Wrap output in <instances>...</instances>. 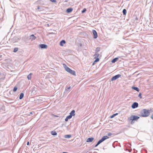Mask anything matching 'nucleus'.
<instances>
[{
  "label": "nucleus",
  "mask_w": 153,
  "mask_h": 153,
  "mask_svg": "<svg viewBox=\"0 0 153 153\" xmlns=\"http://www.w3.org/2000/svg\"><path fill=\"white\" fill-rule=\"evenodd\" d=\"M140 115L143 117H146L148 116L150 114L149 110L146 109H143L140 111Z\"/></svg>",
  "instance_id": "f257e3e1"
},
{
  "label": "nucleus",
  "mask_w": 153,
  "mask_h": 153,
  "mask_svg": "<svg viewBox=\"0 0 153 153\" xmlns=\"http://www.w3.org/2000/svg\"><path fill=\"white\" fill-rule=\"evenodd\" d=\"M64 67L65 68V70L69 73L75 76L76 73L75 71H73L70 68L67 66V65L65 64H63Z\"/></svg>",
  "instance_id": "f03ea898"
},
{
  "label": "nucleus",
  "mask_w": 153,
  "mask_h": 153,
  "mask_svg": "<svg viewBox=\"0 0 153 153\" xmlns=\"http://www.w3.org/2000/svg\"><path fill=\"white\" fill-rule=\"evenodd\" d=\"M140 118L139 117L135 115H131L129 118H128V120H137Z\"/></svg>",
  "instance_id": "7ed1b4c3"
},
{
  "label": "nucleus",
  "mask_w": 153,
  "mask_h": 153,
  "mask_svg": "<svg viewBox=\"0 0 153 153\" xmlns=\"http://www.w3.org/2000/svg\"><path fill=\"white\" fill-rule=\"evenodd\" d=\"M109 138V137L107 136H104L102 137L100 140L97 143L99 144H100L101 143H102V142H103V141L105 140H106L107 139Z\"/></svg>",
  "instance_id": "20e7f679"
},
{
  "label": "nucleus",
  "mask_w": 153,
  "mask_h": 153,
  "mask_svg": "<svg viewBox=\"0 0 153 153\" xmlns=\"http://www.w3.org/2000/svg\"><path fill=\"white\" fill-rule=\"evenodd\" d=\"M109 138V137L107 136H104L102 137L100 140L97 143L99 144H100L101 143H102V142H103V141L105 140H106L107 139Z\"/></svg>",
  "instance_id": "39448f33"
},
{
  "label": "nucleus",
  "mask_w": 153,
  "mask_h": 153,
  "mask_svg": "<svg viewBox=\"0 0 153 153\" xmlns=\"http://www.w3.org/2000/svg\"><path fill=\"white\" fill-rule=\"evenodd\" d=\"M121 76V75L120 74L116 75L112 77V78H111V81H113L115 80L118 78H119Z\"/></svg>",
  "instance_id": "423d86ee"
},
{
  "label": "nucleus",
  "mask_w": 153,
  "mask_h": 153,
  "mask_svg": "<svg viewBox=\"0 0 153 153\" xmlns=\"http://www.w3.org/2000/svg\"><path fill=\"white\" fill-rule=\"evenodd\" d=\"M20 39V38L17 36H15L12 39V40L13 42H17Z\"/></svg>",
  "instance_id": "0eeeda50"
},
{
  "label": "nucleus",
  "mask_w": 153,
  "mask_h": 153,
  "mask_svg": "<svg viewBox=\"0 0 153 153\" xmlns=\"http://www.w3.org/2000/svg\"><path fill=\"white\" fill-rule=\"evenodd\" d=\"M138 103L137 102H134L133 103L132 105H131V108H132L134 109L135 108L138 106Z\"/></svg>",
  "instance_id": "6e6552de"
},
{
  "label": "nucleus",
  "mask_w": 153,
  "mask_h": 153,
  "mask_svg": "<svg viewBox=\"0 0 153 153\" xmlns=\"http://www.w3.org/2000/svg\"><path fill=\"white\" fill-rule=\"evenodd\" d=\"M92 32L94 35V39L97 38V37L98 35L96 31L95 30H93Z\"/></svg>",
  "instance_id": "1a4fd4ad"
},
{
  "label": "nucleus",
  "mask_w": 153,
  "mask_h": 153,
  "mask_svg": "<svg viewBox=\"0 0 153 153\" xmlns=\"http://www.w3.org/2000/svg\"><path fill=\"white\" fill-rule=\"evenodd\" d=\"M39 47L41 48H47V45H46L44 44H40L39 45Z\"/></svg>",
  "instance_id": "9d476101"
},
{
  "label": "nucleus",
  "mask_w": 153,
  "mask_h": 153,
  "mask_svg": "<svg viewBox=\"0 0 153 153\" xmlns=\"http://www.w3.org/2000/svg\"><path fill=\"white\" fill-rule=\"evenodd\" d=\"M94 140V138L93 137H90L88 138L87 140V142H92Z\"/></svg>",
  "instance_id": "9b49d317"
},
{
  "label": "nucleus",
  "mask_w": 153,
  "mask_h": 153,
  "mask_svg": "<svg viewBox=\"0 0 153 153\" xmlns=\"http://www.w3.org/2000/svg\"><path fill=\"white\" fill-rule=\"evenodd\" d=\"M36 38V37L34 36L33 34H32L30 36V39H31L32 40H34Z\"/></svg>",
  "instance_id": "f8f14e48"
},
{
  "label": "nucleus",
  "mask_w": 153,
  "mask_h": 153,
  "mask_svg": "<svg viewBox=\"0 0 153 153\" xmlns=\"http://www.w3.org/2000/svg\"><path fill=\"white\" fill-rule=\"evenodd\" d=\"M73 9L72 8H69L67 9L66 12L67 13H70L73 11Z\"/></svg>",
  "instance_id": "ddd939ff"
},
{
  "label": "nucleus",
  "mask_w": 153,
  "mask_h": 153,
  "mask_svg": "<svg viewBox=\"0 0 153 153\" xmlns=\"http://www.w3.org/2000/svg\"><path fill=\"white\" fill-rule=\"evenodd\" d=\"M65 40H63L60 42L59 45L61 46H63V44H65Z\"/></svg>",
  "instance_id": "4468645a"
},
{
  "label": "nucleus",
  "mask_w": 153,
  "mask_h": 153,
  "mask_svg": "<svg viewBox=\"0 0 153 153\" xmlns=\"http://www.w3.org/2000/svg\"><path fill=\"white\" fill-rule=\"evenodd\" d=\"M75 111L74 110H72L71 112L70 113V115H71V116L72 117V116H74L75 115Z\"/></svg>",
  "instance_id": "2eb2a0df"
},
{
  "label": "nucleus",
  "mask_w": 153,
  "mask_h": 153,
  "mask_svg": "<svg viewBox=\"0 0 153 153\" xmlns=\"http://www.w3.org/2000/svg\"><path fill=\"white\" fill-rule=\"evenodd\" d=\"M132 89L138 92L139 91V89L138 88L135 87L133 86L132 87Z\"/></svg>",
  "instance_id": "dca6fc26"
},
{
  "label": "nucleus",
  "mask_w": 153,
  "mask_h": 153,
  "mask_svg": "<svg viewBox=\"0 0 153 153\" xmlns=\"http://www.w3.org/2000/svg\"><path fill=\"white\" fill-rule=\"evenodd\" d=\"M118 59V58H115L112 60L111 62L113 63H115L117 61Z\"/></svg>",
  "instance_id": "f3484780"
},
{
  "label": "nucleus",
  "mask_w": 153,
  "mask_h": 153,
  "mask_svg": "<svg viewBox=\"0 0 153 153\" xmlns=\"http://www.w3.org/2000/svg\"><path fill=\"white\" fill-rule=\"evenodd\" d=\"M51 134L53 136L56 135L57 134V133L55 131H52L51 132Z\"/></svg>",
  "instance_id": "a211bd4d"
},
{
  "label": "nucleus",
  "mask_w": 153,
  "mask_h": 153,
  "mask_svg": "<svg viewBox=\"0 0 153 153\" xmlns=\"http://www.w3.org/2000/svg\"><path fill=\"white\" fill-rule=\"evenodd\" d=\"M32 75V73H30L28 75L27 78L29 80H30L31 78V75Z\"/></svg>",
  "instance_id": "6ab92c4d"
},
{
  "label": "nucleus",
  "mask_w": 153,
  "mask_h": 153,
  "mask_svg": "<svg viewBox=\"0 0 153 153\" xmlns=\"http://www.w3.org/2000/svg\"><path fill=\"white\" fill-rule=\"evenodd\" d=\"M24 96V94L23 93H21L20 96H19V99H22L23 98Z\"/></svg>",
  "instance_id": "aec40b11"
},
{
  "label": "nucleus",
  "mask_w": 153,
  "mask_h": 153,
  "mask_svg": "<svg viewBox=\"0 0 153 153\" xmlns=\"http://www.w3.org/2000/svg\"><path fill=\"white\" fill-rule=\"evenodd\" d=\"M71 135L70 134L65 135L64 137L65 138H70L71 137Z\"/></svg>",
  "instance_id": "412c9836"
},
{
  "label": "nucleus",
  "mask_w": 153,
  "mask_h": 153,
  "mask_svg": "<svg viewBox=\"0 0 153 153\" xmlns=\"http://www.w3.org/2000/svg\"><path fill=\"white\" fill-rule=\"evenodd\" d=\"M118 114L117 113H116L113 114L112 115H111L110 116V118H113L114 117L116 116Z\"/></svg>",
  "instance_id": "4be33fe9"
},
{
  "label": "nucleus",
  "mask_w": 153,
  "mask_h": 153,
  "mask_svg": "<svg viewBox=\"0 0 153 153\" xmlns=\"http://www.w3.org/2000/svg\"><path fill=\"white\" fill-rule=\"evenodd\" d=\"M99 56V53H95L94 56V58L96 59Z\"/></svg>",
  "instance_id": "5701e85b"
},
{
  "label": "nucleus",
  "mask_w": 153,
  "mask_h": 153,
  "mask_svg": "<svg viewBox=\"0 0 153 153\" xmlns=\"http://www.w3.org/2000/svg\"><path fill=\"white\" fill-rule=\"evenodd\" d=\"M123 14L126 15V9H124L123 10Z\"/></svg>",
  "instance_id": "b1692460"
},
{
  "label": "nucleus",
  "mask_w": 153,
  "mask_h": 153,
  "mask_svg": "<svg viewBox=\"0 0 153 153\" xmlns=\"http://www.w3.org/2000/svg\"><path fill=\"white\" fill-rule=\"evenodd\" d=\"M1 109L3 110L4 111H5V106L4 105H3L2 106L1 108Z\"/></svg>",
  "instance_id": "393cba45"
},
{
  "label": "nucleus",
  "mask_w": 153,
  "mask_h": 153,
  "mask_svg": "<svg viewBox=\"0 0 153 153\" xmlns=\"http://www.w3.org/2000/svg\"><path fill=\"white\" fill-rule=\"evenodd\" d=\"M18 50V48H14L13 51L14 52H16Z\"/></svg>",
  "instance_id": "a878e982"
},
{
  "label": "nucleus",
  "mask_w": 153,
  "mask_h": 153,
  "mask_svg": "<svg viewBox=\"0 0 153 153\" xmlns=\"http://www.w3.org/2000/svg\"><path fill=\"white\" fill-rule=\"evenodd\" d=\"M17 89V87L16 86H15L13 89V91L15 92Z\"/></svg>",
  "instance_id": "bb28decb"
},
{
  "label": "nucleus",
  "mask_w": 153,
  "mask_h": 153,
  "mask_svg": "<svg viewBox=\"0 0 153 153\" xmlns=\"http://www.w3.org/2000/svg\"><path fill=\"white\" fill-rule=\"evenodd\" d=\"M96 59L95 60L94 62V63H95V62H98L99 61V59L98 58H96Z\"/></svg>",
  "instance_id": "cd10ccee"
},
{
  "label": "nucleus",
  "mask_w": 153,
  "mask_h": 153,
  "mask_svg": "<svg viewBox=\"0 0 153 153\" xmlns=\"http://www.w3.org/2000/svg\"><path fill=\"white\" fill-rule=\"evenodd\" d=\"M66 117L67 118H68V119H71L72 118V117L71 116V115H69L68 116H67Z\"/></svg>",
  "instance_id": "c85d7f7f"
},
{
  "label": "nucleus",
  "mask_w": 153,
  "mask_h": 153,
  "mask_svg": "<svg viewBox=\"0 0 153 153\" xmlns=\"http://www.w3.org/2000/svg\"><path fill=\"white\" fill-rule=\"evenodd\" d=\"M86 11V8H84L82 11V13H84Z\"/></svg>",
  "instance_id": "c756f323"
},
{
  "label": "nucleus",
  "mask_w": 153,
  "mask_h": 153,
  "mask_svg": "<svg viewBox=\"0 0 153 153\" xmlns=\"http://www.w3.org/2000/svg\"><path fill=\"white\" fill-rule=\"evenodd\" d=\"M141 93H140L138 95V97L140 98L141 99L142 98V96H141Z\"/></svg>",
  "instance_id": "7c9ffc66"
},
{
  "label": "nucleus",
  "mask_w": 153,
  "mask_h": 153,
  "mask_svg": "<svg viewBox=\"0 0 153 153\" xmlns=\"http://www.w3.org/2000/svg\"><path fill=\"white\" fill-rule=\"evenodd\" d=\"M50 0L52 2L55 3L56 2V0Z\"/></svg>",
  "instance_id": "2f4dec72"
},
{
  "label": "nucleus",
  "mask_w": 153,
  "mask_h": 153,
  "mask_svg": "<svg viewBox=\"0 0 153 153\" xmlns=\"http://www.w3.org/2000/svg\"><path fill=\"white\" fill-rule=\"evenodd\" d=\"M34 113V111H31L30 112V113L29 114V115H30V114H33V113Z\"/></svg>",
  "instance_id": "473e14b6"
},
{
  "label": "nucleus",
  "mask_w": 153,
  "mask_h": 153,
  "mask_svg": "<svg viewBox=\"0 0 153 153\" xmlns=\"http://www.w3.org/2000/svg\"><path fill=\"white\" fill-rule=\"evenodd\" d=\"M71 88V86H69V87H68L67 89H66V90L67 91H68Z\"/></svg>",
  "instance_id": "72a5a7b5"
},
{
  "label": "nucleus",
  "mask_w": 153,
  "mask_h": 153,
  "mask_svg": "<svg viewBox=\"0 0 153 153\" xmlns=\"http://www.w3.org/2000/svg\"><path fill=\"white\" fill-rule=\"evenodd\" d=\"M100 50V48H97L96 49V51L97 52H98Z\"/></svg>",
  "instance_id": "f704fd0d"
},
{
  "label": "nucleus",
  "mask_w": 153,
  "mask_h": 153,
  "mask_svg": "<svg viewBox=\"0 0 153 153\" xmlns=\"http://www.w3.org/2000/svg\"><path fill=\"white\" fill-rule=\"evenodd\" d=\"M68 118H67L66 117L65 119V121L66 122H67L68 121Z\"/></svg>",
  "instance_id": "c9c22d12"
},
{
  "label": "nucleus",
  "mask_w": 153,
  "mask_h": 153,
  "mask_svg": "<svg viewBox=\"0 0 153 153\" xmlns=\"http://www.w3.org/2000/svg\"><path fill=\"white\" fill-rule=\"evenodd\" d=\"M112 134L111 133H108V136H110Z\"/></svg>",
  "instance_id": "e433bc0d"
},
{
  "label": "nucleus",
  "mask_w": 153,
  "mask_h": 153,
  "mask_svg": "<svg viewBox=\"0 0 153 153\" xmlns=\"http://www.w3.org/2000/svg\"><path fill=\"white\" fill-rule=\"evenodd\" d=\"M100 144H99L98 143H97V144L95 145V147H97L98 145H99Z\"/></svg>",
  "instance_id": "4c0bfd02"
},
{
  "label": "nucleus",
  "mask_w": 153,
  "mask_h": 153,
  "mask_svg": "<svg viewBox=\"0 0 153 153\" xmlns=\"http://www.w3.org/2000/svg\"><path fill=\"white\" fill-rule=\"evenodd\" d=\"M40 9V7L39 6H38L37 7V9Z\"/></svg>",
  "instance_id": "58836bf2"
},
{
  "label": "nucleus",
  "mask_w": 153,
  "mask_h": 153,
  "mask_svg": "<svg viewBox=\"0 0 153 153\" xmlns=\"http://www.w3.org/2000/svg\"><path fill=\"white\" fill-rule=\"evenodd\" d=\"M151 118L153 120V114L151 116Z\"/></svg>",
  "instance_id": "ea45409f"
},
{
  "label": "nucleus",
  "mask_w": 153,
  "mask_h": 153,
  "mask_svg": "<svg viewBox=\"0 0 153 153\" xmlns=\"http://www.w3.org/2000/svg\"><path fill=\"white\" fill-rule=\"evenodd\" d=\"M134 123V122L133 121H132L131 122V124H133V123Z\"/></svg>",
  "instance_id": "a19ab883"
},
{
  "label": "nucleus",
  "mask_w": 153,
  "mask_h": 153,
  "mask_svg": "<svg viewBox=\"0 0 153 153\" xmlns=\"http://www.w3.org/2000/svg\"><path fill=\"white\" fill-rule=\"evenodd\" d=\"M29 144V142H28L27 143V145H28Z\"/></svg>",
  "instance_id": "79ce46f5"
},
{
  "label": "nucleus",
  "mask_w": 153,
  "mask_h": 153,
  "mask_svg": "<svg viewBox=\"0 0 153 153\" xmlns=\"http://www.w3.org/2000/svg\"><path fill=\"white\" fill-rule=\"evenodd\" d=\"M47 25L49 27V24H47Z\"/></svg>",
  "instance_id": "37998d69"
},
{
  "label": "nucleus",
  "mask_w": 153,
  "mask_h": 153,
  "mask_svg": "<svg viewBox=\"0 0 153 153\" xmlns=\"http://www.w3.org/2000/svg\"><path fill=\"white\" fill-rule=\"evenodd\" d=\"M54 116H55V117H58V116H56V115H54Z\"/></svg>",
  "instance_id": "c03bdc74"
},
{
  "label": "nucleus",
  "mask_w": 153,
  "mask_h": 153,
  "mask_svg": "<svg viewBox=\"0 0 153 153\" xmlns=\"http://www.w3.org/2000/svg\"><path fill=\"white\" fill-rule=\"evenodd\" d=\"M2 56V55H0V58H1Z\"/></svg>",
  "instance_id": "a18cd8bd"
},
{
  "label": "nucleus",
  "mask_w": 153,
  "mask_h": 153,
  "mask_svg": "<svg viewBox=\"0 0 153 153\" xmlns=\"http://www.w3.org/2000/svg\"><path fill=\"white\" fill-rule=\"evenodd\" d=\"M80 46H82V44H80Z\"/></svg>",
  "instance_id": "49530a36"
}]
</instances>
